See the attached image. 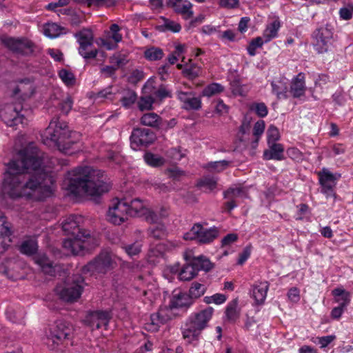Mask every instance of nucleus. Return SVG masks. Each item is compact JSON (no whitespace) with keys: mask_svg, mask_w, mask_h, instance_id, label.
Wrapping results in <instances>:
<instances>
[{"mask_svg":"<svg viewBox=\"0 0 353 353\" xmlns=\"http://www.w3.org/2000/svg\"><path fill=\"white\" fill-rule=\"evenodd\" d=\"M79 44V54L86 61L94 59L98 54V50L94 47V36L90 29L83 28L74 34Z\"/></svg>","mask_w":353,"mask_h":353,"instance_id":"nucleus-7","label":"nucleus"},{"mask_svg":"<svg viewBox=\"0 0 353 353\" xmlns=\"http://www.w3.org/2000/svg\"><path fill=\"white\" fill-rule=\"evenodd\" d=\"M280 138V134L276 127L273 125L269 126L267 130L268 143H276Z\"/></svg>","mask_w":353,"mask_h":353,"instance_id":"nucleus-51","label":"nucleus"},{"mask_svg":"<svg viewBox=\"0 0 353 353\" xmlns=\"http://www.w3.org/2000/svg\"><path fill=\"white\" fill-rule=\"evenodd\" d=\"M192 4L188 0H183L180 4L174 8L175 12L183 16L187 20L193 16L192 10Z\"/></svg>","mask_w":353,"mask_h":353,"instance_id":"nucleus-34","label":"nucleus"},{"mask_svg":"<svg viewBox=\"0 0 353 353\" xmlns=\"http://www.w3.org/2000/svg\"><path fill=\"white\" fill-rule=\"evenodd\" d=\"M110 30L112 34L110 38L114 41V43L106 39H101V45L105 47L108 50L115 49L117 47V43L122 40V35L119 32L120 28L117 24H112Z\"/></svg>","mask_w":353,"mask_h":353,"instance_id":"nucleus-25","label":"nucleus"},{"mask_svg":"<svg viewBox=\"0 0 353 353\" xmlns=\"http://www.w3.org/2000/svg\"><path fill=\"white\" fill-rule=\"evenodd\" d=\"M143 215L145 216L146 221L150 223H157L159 219V216H158V214L148 208L145 210V212L143 214Z\"/></svg>","mask_w":353,"mask_h":353,"instance_id":"nucleus-62","label":"nucleus"},{"mask_svg":"<svg viewBox=\"0 0 353 353\" xmlns=\"http://www.w3.org/2000/svg\"><path fill=\"white\" fill-rule=\"evenodd\" d=\"M59 77L67 85H73L75 83V77L74 74L66 69H61L59 70Z\"/></svg>","mask_w":353,"mask_h":353,"instance_id":"nucleus-47","label":"nucleus"},{"mask_svg":"<svg viewBox=\"0 0 353 353\" xmlns=\"http://www.w3.org/2000/svg\"><path fill=\"white\" fill-rule=\"evenodd\" d=\"M217 179L213 176H203L196 183L198 188H205L210 192L214 190L216 188Z\"/></svg>","mask_w":353,"mask_h":353,"instance_id":"nucleus-40","label":"nucleus"},{"mask_svg":"<svg viewBox=\"0 0 353 353\" xmlns=\"http://www.w3.org/2000/svg\"><path fill=\"white\" fill-rule=\"evenodd\" d=\"M140 123L143 125L149 126L153 128H161L163 127L165 122L154 112H148L143 114L140 119Z\"/></svg>","mask_w":353,"mask_h":353,"instance_id":"nucleus-26","label":"nucleus"},{"mask_svg":"<svg viewBox=\"0 0 353 353\" xmlns=\"http://www.w3.org/2000/svg\"><path fill=\"white\" fill-rule=\"evenodd\" d=\"M232 163L231 161L222 160L219 161H210L203 166L210 172H221L225 170Z\"/></svg>","mask_w":353,"mask_h":353,"instance_id":"nucleus-36","label":"nucleus"},{"mask_svg":"<svg viewBox=\"0 0 353 353\" xmlns=\"http://www.w3.org/2000/svg\"><path fill=\"white\" fill-rule=\"evenodd\" d=\"M114 93L112 92V86L110 85L101 91L93 93L92 98L96 102L100 103L105 99L112 100Z\"/></svg>","mask_w":353,"mask_h":353,"instance_id":"nucleus-38","label":"nucleus"},{"mask_svg":"<svg viewBox=\"0 0 353 353\" xmlns=\"http://www.w3.org/2000/svg\"><path fill=\"white\" fill-rule=\"evenodd\" d=\"M128 199H124L117 201L112 207L109 208L108 212V221L114 225H120L128 219Z\"/></svg>","mask_w":353,"mask_h":353,"instance_id":"nucleus-16","label":"nucleus"},{"mask_svg":"<svg viewBox=\"0 0 353 353\" xmlns=\"http://www.w3.org/2000/svg\"><path fill=\"white\" fill-rule=\"evenodd\" d=\"M73 105V100L71 97L68 96L65 99H63L59 103V108L61 111L65 114H68L69 112L71 110Z\"/></svg>","mask_w":353,"mask_h":353,"instance_id":"nucleus-56","label":"nucleus"},{"mask_svg":"<svg viewBox=\"0 0 353 353\" xmlns=\"http://www.w3.org/2000/svg\"><path fill=\"white\" fill-rule=\"evenodd\" d=\"M238 239V235L234 233H230L228 234L226 236H225L222 240H221V245L227 246L230 245L232 243L236 241Z\"/></svg>","mask_w":353,"mask_h":353,"instance_id":"nucleus-64","label":"nucleus"},{"mask_svg":"<svg viewBox=\"0 0 353 353\" xmlns=\"http://www.w3.org/2000/svg\"><path fill=\"white\" fill-rule=\"evenodd\" d=\"M272 90L279 99L288 97V83L285 79L273 81L271 83Z\"/></svg>","mask_w":353,"mask_h":353,"instance_id":"nucleus-29","label":"nucleus"},{"mask_svg":"<svg viewBox=\"0 0 353 353\" xmlns=\"http://www.w3.org/2000/svg\"><path fill=\"white\" fill-rule=\"evenodd\" d=\"M219 229L215 226L205 228L201 223H195L191 230L184 234L185 240H196L199 243L208 244L219 235Z\"/></svg>","mask_w":353,"mask_h":353,"instance_id":"nucleus-9","label":"nucleus"},{"mask_svg":"<svg viewBox=\"0 0 353 353\" xmlns=\"http://www.w3.org/2000/svg\"><path fill=\"white\" fill-rule=\"evenodd\" d=\"M34 260L45 274L52 275L55 272L53 262L49 259L46 254H37L34 256Z\"/></svg>","mask_w":353,"mask_h":353,"instance_id":"nucleus-27","label":"nucleus"},{"mask_svg":"<svg viewBox=\"0 0 353 353\" xmlns=\"http://www.w3.org/2000/svg\"><path fill=\"white\" fill-rule=\"evenodd\" d=\"M79 137V133L69 130L65 122L60 121L59 118L55 117L44 130L42 139L44 144L50 145L52 143L62 152L72 154L80 150L77 146Z\"/></svg>","mask_w":353,"mask_h":353,"instance_id":"nucleus-3","label":"nucleus"},{"mask_svg":"<svg viewBox=\"0 0 353 353\" xmlns=\"http://www.w3.org/2000/svg\"><path fill=\"white\" fill-rule=\"evenodd\" d=\"M243 192L241 188H229L228 190L224 192L223 196L225 199H234L240 196Z\"/></svg>","mask_w":353,"mask_h":353,"instance_id":"nucleus-60","label":"nucleus"},{"mask_svg":"<svg viewBox=\"0 0 353 353\" xmlns=\"http://www.w3.org/2000/svg\"><path fill=\"white\" fill-rule=\"evenodd\" d=\"M128 213L130 216H142L147 208L139 199L128 200Z\"/></svg>","mask_w":353,"mask_h":353,"instance_id":"nucleus-30","label":"nucleus"},{"mask_svg":"<svg viewBox=\"0 0 353 353\" xmlns=\"http://www.w3.org/2000/svg\"><path fill=\"white\" fill-rule=\"evenodd\" d=\"M332 294L336 298V301L342 307H347L350 302V293L342 288H335L332 290Z\"/></svg>","mask_w":353,"mask_h":353,"instance_id":"nucleus-35","label":"nucleus"},{"mask_svg":"<svg viewBox=\"0 0 353 353\" xmlns=\"http://www.w3.org/2000/svg\"><path fill=\"white\" fill-rule=\"evenodd\" d=\"M287 155L289 158L299 161L303 159L302 152L296 148H290L286 151Z\"/></svg>","mask_w":353,"mask_h":353,"instance_id":"nucleus-58","label":"nucleus"},{"mask_svg":"<svg viewBox=\"0 0 353 353\" xmlns=\"http://www.w3.org/2000/svg\"><path fill=\"white\" fill-rule=\"evenodd\" d=\"M319 184L321 185V192L325 194L326 197L335 196L334 188L336 181L341 178L340 173H332L328 169L323 168L317 173Z\"/></svg>","mask_w":353,"mask_h":353,"instance_id":"nucleus-13","label":"nucleus"},{"mask_svg":"<svg viewBox=\"0 0 353 353\" xmlns=\"http://www.w3.org/2000/svg\"><path fill=\"white\" fill-rule=\"evenodd\" d=\"M20 252L27 256H32L37 253L38 250V244L34 239H27L23 241L20 247Z\"/></svg>","mask_w":353,"mask_h":353,"instance_id":"nucleus-33","label":"nucleus"},{"mask_svg":"<svg viewBox=\"0 0 353 353\" xmlns=\"http://www.w3.org/2000/svg\"><path fill=\"white\" fill-rule=\"evenodd\" d=\"M238 301L234 299L227 306L225 310V315L229 321H234L239 317L237 311Z\"/></svg>","mask_w":353,"mask_h":353,"instance_id":"nucleus-43","label":"nucleus"},{"mask_svg":"<svg viewBox=\"0 0 353 353\" xmlns=\"http://www.w3.org/2000/svg\"><path fill=\"white\" fill-rule=\"evenodd\" d=\"M223 90V87L216 83H210L208 86H206L203 90H202V95L204 97H212L214 94H219Z\"/></svg>","mask_w":353,"mask_h":353,"instance_id":"nucleus-44","label":"nucleus"},{"mask_svg":"<svg viewBox=\"0 0 353 353\" xmlns=\"http://www.w3.org/2000/svg\"><path fill=\"white\" fill-rule=\"evenodd\" d=\"M265 130V122L262 120L258 121L255 123L253 128V135L254 137H260L263 133Z\"/></svg>","mask_w":353,"mask_h":353,"instance_id":"nucleus-63","label":"nucleus"},{"mask_svg":"<svg viewBox=\"0 0 353 353\" xmlns=\"http://www.w3.org/2000/svg\"><path fill=\"white\" fill-rule=\"evenodd\" d=\"M269 145V149L263 152L265 160L282 161L285 159L284 147L281 143H273Z\"/></svg>","mask_w":353,"mask_h":353,"instance_id":"nucleus-24","label":"nucleus"},{"mask_svg":"<svg viewBox=\"0 0 353 353\" xmlns=\"http://www.w3.org/2000/svg\"><path fill=\"white\" fill-rule=\"evenodd\" d=\"M153 103L154 99L151 96L141 97L138 102V108L141 111L150 110Z\"/></svg>","mask_w":353,"mask_h":353,"instance_id":"nucleus-49","label":"nucleus"},{"mask_svg":"<svg viewBox=\"0 0 353 353\" xmlns=\"http://www.w3.org/2000/svg\"><path fill=\"white\" fill-rule=\"evenodd\" d=\"M281 27L280 22L275 20L268 24L263 31V36L261 37L265 43H268L272 39L277 37L278 31Z\"/></svg>","mask_w":353,"mask_h":353,"instance_id":"nucleus-31","label":"nucleus"},{"mask_svg":"<svg viewBox=\"0 0 353 353\" xmlns=\"http://www.w3.org/2000/svg\"><path fill=\"white\" fill-rule=\"evenodd\" d=\"M97 245V239L89 231L77 234L63 241V248L74 255H83Z\"/></svg>","mask_w":353,"mask_h":353,"instance_id":"nucleus-5","label":"nucleus"},{"mask_svg":"<svg viewBox=\"0 0 353 353\" xmlns=\"http://www.w3.org/2000/svg\"><path fill=\"white\" fill-rule=\"evenodd\" d=\"M116 265L112 253L107 250H103L83 267L82 272L84 274H105L112 270Z\"/></svg>","mask_w":353,"mask_h":353,"instance_id":"nucleus-6","label":"nucleus"},{"mask_svg":"<svg viewBox=\"0 0 353 353\" xmlns=\"http://www.w3.org/2000/svg\"><path fill=\"white\" fill-rule=\"evenodd\" d=\"M226 299L227 298L225 294L216 293L210 296H205L203 301L208 304L214 303L215 304L219 305L223 303Z\"/></svg>","mask_w":353,"mask_h":353,"instance_id":"nucleus-53","label":"nucleus"},{"mask_svg":"<svg viewBox=\"0 0 353 353\" xmlns=\"http://www.w3.org/2000/svg\"><path fill=\"white\" fill-rule=\"evenodd\" d=\"M161 19L164 22L163 24L159 26L157 28L160 32L171 31L176 33L180 32L181 30V26L179 23L174 21H171L164 17H161Z\"/></svg>","mask_w":353,"mask_h":353,"instance_id":"nucleus-37","label":"nucleus"},{"mask_svg":"<svg viewBox=\"0 0 353 353\" xmlns=\"http://www.w3.org/2000/svg\"><path fill=\"white\" fill-rule=\"evenodd\" d=\"M268 288L269 283L267 281L254 285L252 296L256 304L261 305L264 303Z\"/></svg>","mask_w":353,"mask_h":353,"instance_id":"nucleus-28","label":"nucleus"},{"mask_svg":"<svg viewBox=\"0 0 353 353\" xmlns=\"http://www.w3.org/2000/svg\"><path fill=\"white\" fill-rule=\"evenodd\" d=\"M44 34L50 38H56L63 34H66L65 28L55 23H48L44 26Z\"/></svg>","mask_w":353,"mask_h":353,"instance_id":"nucleus-32","label":"nucleus"},{"mask_svg":"<svg viewBox=\"0 0 353 353\" xmlns=\"http://www.w3.org/2000/svg\"><path fill=\"white\" fill-rule=\"evenodd\" d=\"M20 104H8L0 111V117L10 127L26 123V114Z\"/></svg>","mask_w":353,"mask_h":353,"instance_id":"nucleus-11","label":"nucleus"},{"mask_svg":"<svg viewBox=\"0 0 353 353\" xmlns=\"http://www.w3.org/2000/svg\"><path fill=\"white\" fill-rule=\"evenodd\" d=\"M137 99V94L136 92L132 90H128L125 92L120 101L123 107L128 108L135 103Z\"/></svg>","mask_w":353,"mask_h":353,"instance_id":"nucleus-42","label":"nucleus"},{"mask_svg":"<svg viewBox=\"0 0 353 353\" xmlns=\"http://www.w3.org/2000/svg\"><path fill=\"white\" fill-rule=\"evenodd\" d=\"M141 243L139 241H136L134 243L125 245L123 249L129 256H132L138 254L141 252Z\"/></svg>","mask_w":353,"mask_h":353,"instance_id":"nucleus-54","label":"nucleus"},{"mask_svg":"<svg viewBox=\"0 0 353 353\" xmlns=\"http://www.w3.org/2000/svg\"><path fill=\"white\" fill-rule=\"evenodd\" d=\"M212 268L213 265L208 258L200 256L185 265L180 270L179 277L181 281H190L197 275L199 271L208 272Z\"/></svg>","mask_w":353,"mask_h":353,"instance_id":"nucleus-8","label":"nucleus"},{"mask_svg":"<svg viewBox=\"0 0 353 353\" xmlns=\"http://www.w3.org/2000/svg\"><path fill=\"white\" fill-rule=\"evenodd\" d=\"M72 332L69 323L63 321L56 322V326L50 330L47 337V343L50 342L58 345L61 341L67 339Z\"/></svg>","mask_w":353,"mask_h":353,"instance_id":"nucleus-18","label":"nucleus"},{"mask_svg":"<svg viewBox=\"0 0 353 353\" xmlns=\"http://www.w3.org/2000/svg\"><path fill=\"white\" fill-rule=\"evenodd\" d=\"M154 95L160 100L172 97L170 91L168 90L163 85H161L159 87V88L155 91Z\"/></svg>","mask_w":353,"mask_h":353,"instance_id":"nucleus-59","label":"nucleus"},{"mask_svg":"<svg viewBox=\"0 0 353 353\" xmlns=\"http://www.w3.org/2000/svg\"><path fill=\"white\" fill-rule=\"evenodd\" d=\"M117 68L114 65H105L100 69V72L104 74L105 78L111 77L115 79Z\"/></svg>","mask_w":353,"mask_h":353,"instance_id":"nucleus-57","label":"nucleus"},{"mask_svg":"<svg viewBox=\"0 0 353 353\" xmlns=\"http://www.w3.org/2000/svg\"><path fill=\"white\" fill-rule=\"evenodd\" d=\"M312 37L314 50L319 54L327 52L332 45V28L330 25L326 24L316 29Z\"/></svg>","mask_w":353,"mask_h":353,"instance_id":"nucleus-10","label":"nucleus"},{"mask_svg":"<svg viewBox=\"0 0 353 353\" xmlns=\"http://www.w3.org/2000/svg\"><path fill=\"white\" fill-rule=\"evenodd\" d=\"M164 53L162 49L158 47L152 46L144 52V57L150 61H158L163 57Z\"/></svg>","mask_w":353,"mask_h":353,"instance_id":"nucleus-39","label":"nucleus"},{"mask_svg":"<svg viewBox=\"0 0 353 353\" xmlns=\"http://www.w3.org/2000/svg\"><path fill=\"white\" fill-rule=\"evenodd\" d=\"M110 63L117 68V70L121 67L125 65L128 60L125 54L120 53L114 54L109 59Z\"/></svg>","mask_w":353,"mask_h":353,"instance_id":"nucleus-46","label":"nucleus"},{"mask_svg":"<svg viewBox=\"0 0 353 353\" xmlns=\"http://www.w3.org/2000/svg\"><path fill=\"white\" fill-rule=\"evenodd\" d=\"M68 175L67 190L76 196L85 194L99 197L110 190V185L101 170L88 166L79 167L68 172Z\"/></svg>","mask_w":353,"mask_h":353,"instance_id":"nucleus-2","label":"nucleus"},{"mask_svg":"<svg viewBox=\"0 0 353 353\" xmlns=\"http://www.w3.org/2000/svg\"><path fill=\"white\" fill-rule=\"evenodd\" d=\"M110 315L108 312L94 311L89 312L84 320L85 323L92 330L106 327L109 323Z\"/></svg>","mask_w":353,"mask_h":353,"instance_id":"nucleus-19","label":"nucleus"},{"mask_svg":"<svg viewBox=\"0 0 353 353\" xmlns=\"http://www.w3.org/2000/svg\"><path fill=\"white\" fill-rule=\"evenodd\" d=\"M251 110L254 111L259 117H265L268 113V108L264 103H254Z\"/></svg>","mask_w":353,"mask_h":353,"instance_id":"nucleus-55","label":"nucleus"},{"mask_svg":"<svg viewBox=\"0 0 353 353\" xmlns=\"http://www.w3.org/2000/svg\"><path fill=\"white\" fill-rule=\"evenodd\" d=\"M155 139V134L150 129L134 128L130 135L131 147L136 150L140 147H148Z\"/></svg>","mask_w":353,"mask_h":353,"instance_id":"nucleus-15","label":"nucleus"},{"mask_svg":"<svg viewBox=\"0 0 353 353\" xmlns=\"http://www.w3.org/2000/svg\"><path fill=\"white\" fill-rule=\"evenodd\" d=\"M83 281L84 279L78 275L73 279L72 283L66 285L63 288L57 287L56 292L59 298L65 302L77 301L82 293L83 286L81 283Z\"/></svg>","mask_w":353,"mask_h":353,"instance_id":"nucleus-12","label":"nucleus"},{"mask_svg":"<svg viewBox=\"0 0 353 353\" xmlns=\"http://www.w3.org/2000/svg\"><path fill=\"white\" fill-rule=\"evenodd\" d=\"M174 318V314L170 308L160 307L157 312L150 315V322L146 324L147 329L150 332H157L161 326L168 323Z\"/></svg>","mask_w":353,"mask_h":353,"instance_id":"nucleus-17","label":"nucleus"},{"mask_svg":"<svg viewBox=\"0 0 353 353\" xmlns=\"http://www.w3.org/2000/svg\"><path fill=\"white\" fill-rule=\"evenodd\" d=\"M200 70L195 64H192L189 67L185 68L182 72L183 74L189 79L193 80L199 75Z\"/></svg>","mask_w":353,"mask_h":353,"instance_id":"nucleus-52","label":"nucleus"},{"mask_svg":"<svg viewBox=\"0 0 353 353\" xmlns=\"http://www.w3.org/2000/svg\"><path fill=\"white\" fill-rule=\"evenodd\" d=\"M2 43L14 53L28 55L33 52V43L25 38L5 37L1 39Z\"/></svg>","mask_w":353,"mask_h":353,"instance_id":"nucleus-14","label":"nucleus"},{"mask_svg":"<svg viewBox=\"0 0 353 353\" xmlns=\"http://www.w3.org/2000/svg\"><path fill=\"white\" fill-rule=\"evenodd\" d=\"M305 74L300 72L292 79L290 92L294 98H300L305 94Z\"/></svg>","mask_w":353,"mask_h":353,"instance_id":"nucleus-22","label":"nucleus"},{"mask_svg":"<svg viewBox=\"0 0 353 353\" xmlns=\"http://www.w3.org/2000/svg\"><path fill=\"white\" fill-rule=\"evenodd\" d=\"M205 288L203 285L197 282H194L192 283V286L189 290V294H188L191 297L192 300H193L194 299H197L202 296L205 293Z\"/></svg>","mask_w":353,"mask_h":353,"instance_id":"nucleus-45","label":"nucleus"},{"mask_svg":"<svg viewBox=\"0 0 353 353\" xmlns=\"http://www.w3.org/2000/svg\"><path fill=\"white\" fill-rule=\"evenodd\" d=\"M82 218L78 215H70L62 222V229L67 235L71 236L88 232L85 230L81 229L79 227L80 221Z\"/></svg>","mask_w":353,"mask_h":353,"instance_id":"nucleus-21","label":"nucleus"},{"mask_svg":"<svg viewBox=\"0 0 353 353\" xmlns=\"http://www.w3.org/2000/svg\"><path fill=\"white\" fill-rule=\"evenodd\" d=\"M149 235L154 239H161L165 236L166 233L163 225H156L150 228Z\"/></svg>","mask_w":353,"mask_h":353,"instance_id":"nucleus-50","label":"nucleus"},{"mask_svg":"<svg viewBox=\"0 0 353 353\" xmlns=\"http://www.w3.org/2000/svg\"><path fill=\"white\" fill-rule=\"evenodd\" d=\"M213 312L214 309L208 307L188 318L182 332L183 337L188 343L198 340L201 331L207 327L208 321L211 319Z\"/></svg>","mask_w":353,"mask_h":353,"instance_id":"nucleus-4","label":"nucleus"},{"mask_svg":"<svg viewBox=\"0 0 353 353\" xmlns=\"http://www.w3.org/2000/svg\"><path fill=\"white\" fill-rule=\"evenodd\" d=\"M265 43L264 40L261 37H257L253 39L247 47V50L250 56H254L256 54V50L261 48L263 44Z\"/></svg>","mask_w":353,"mask_h":353,"instance_id":"nucleus-48","label":"nucleus"},{"mask_svg":"<svg viewBox=\"0 0 353 353\" xmlns=\"http://www.w3.org/2000/svg\"><path fill=\"white\" fill-rule=\"evenodd\" d=\"M193 303V300L187 293L179 292L174 294L170 300L169 308L187 309Z\"/></svg>","mask_w":353,"mask_h":353,"instance_id":"nucleus-23","label":"nucleus"},{"mask_svg":"<svg viewBox=\"0 0 353 353\" xmlns=\"http://www.w3.org/2000/svg\"><path fill=\"white\" fill-rule=\"evenodd\" d=\"M43 153L33 143L19 153V158L8 164L3 191L12 199L20 197L41 200L53 191L54 179L41 168Z\"/></svg>","mask_w":353,"mask_h":353,"instance_id":"nucleus-1","label":"nucleus"},{"mask_svg":"<svg viewBox=\"0 0 353 353\" xmlns=\"http://www.w3.org/2000/svg\"><path fill=\"white\" fill-rule=\"evenodd\" d=\"M144 160L147 164L155 168L160 167L165 163V159L163 157L151 152L145 154Z\"/></svg>","mask_w":353,"mask_h":353,"instance_id":"nucleus-41","label":"nucleus"},{"mask_svg":"<svg viewBox=\"0 0 353 353\" xmlns=\"http://www.w3.org/2000/svg\"><path fill=\"white\" fill-rule=\"evenodd\" d=\"M177 97L183 103L182 108L186 110H199L201 108V100L199 97H195L192 92H186L179 91Z\"/></svg>","mask_w":353,"mask_h":353,"instance_id":"nucleus-20","label":"nucleus"},{"mask_svg":"<svg viewBox=\"0 0 353 353\" xmlns=\"http://www.w3.org/2000/svg\"><path fill=\"white\" fill-rule=\"evenodd\" d=\"M219 6L223 8L234 9L239 6V0H220Z\"/></svg>","mask_w":353,"mask_h":353,"instance_id":"nucleus-61","label":"nucleus"}]
</instances>
